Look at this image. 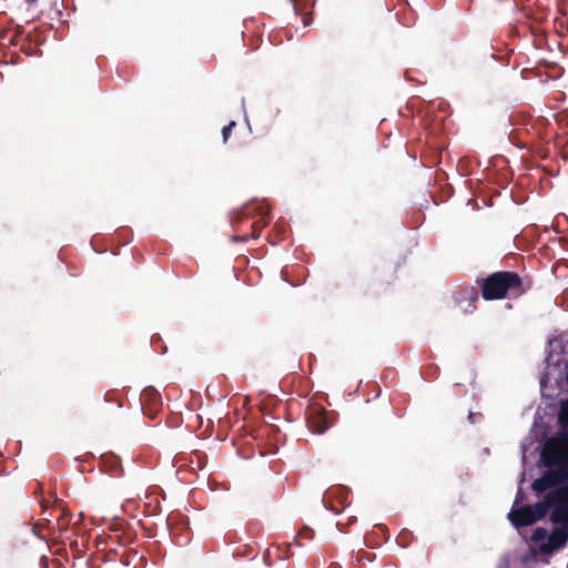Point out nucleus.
Wrapping results in <instances>:
<instances>
[{
  "label": "nucleus",
  "instance_id": "nucleus-8",
  "mask_svg": "<svg viewBox=\"0 0 568 568\" xmlns=\"http://www.w3.org/2000/svg\"><path fill=\"white\" fill-rule=\"evenodd\" d=\"M559 419L562 424L568 425V398L561 403Z\"/></svg>",
  "mask_w": 568,
  "mask_h": 568
},
{
  "label": "nucleus",
  "instance_id": "nucleus-5",
  "mask_svg": "<svg viewBox=\"0 0 568 568\" xmlns=\"http://www.w3.org/2000/svg\"><path fill=\"white\" fill-rule=\"evenodd\" d=\"M539 446L535 443L532 438H526L521 444L523 450V463L527 464L529 455H534L538 450Z\"/></svg>",
  "mask_w": 568,
  "mask_h": 568
},
{
  "label": "nucleus",
  "instance_id": "nucleus-1",
  "mask_svg": "<svg viewBox=\"0 0 568 568\" xmlns=\"http://www.w3.org/2000/svg\"><path fill=\"white\" fill-rule=\"evenodd\" d=\"M540 463L546 470L534 480L531 488L537 495H542L544 499L532 506L519 507V489L508 518L519 529L549 515L556 527L548 542L542 544L539 550L552 554L568 541V430H560L545 442L540 450Z\"/></svg>",
  "mask_w": 568,
  "mask_h": 568
},
{
  "label": "nucleus",
  "instance_id": "nucleus-10",
  "mask_svg": "<svg viewBox=\"0 0 568 568\" xmlns=\"http://www.w3.org/2000/svg\"><path fill=\"white\" fill-rule=\"evenodd\" d=\"M498 568H510V561L507 557H504L498 564Z\"/></svg>",
  "mask_w": 568,
  "mask_h": 568
},
{
  "label": "nucleus",
  "instance_id": "nucleus-11",
  "mask_svg": "<svg viewBox=\"0 0 568 568\" xmlns=\"http://www.w3.org/2000/svg\"><path fill=\"white\" fill-rule=\"evenodd\" d=\"M473 416H474V414H473V413H469L468 418H469V420H470L471 423H474V420H473Z\"/></svg>",
  "mask_w": 568,
  "mask_h": 568
},
{
  "label": "nucleus",
  "instance_id": "nucleus-9",
  "mask_svg": "<svg viewBox=\"0 0 568 568\" xmlns=\"http://www.w3.org/2000/svg\"><path fill=\"white\" fill-rule=\"evenodd\" d=\"M235 126V122L234 121H231L227 125H225L222 130V135H223V141L226 142L229 136H230V133H231V130L232 128Z\"/></svg>",
  "mask_w": 568,
  "mask_h": 568
},
{
  "label": "nucleus",
  "instance_id": "nucleus-12",
  "mask_svg": "<svg viewBox=\"0 0 568 568\" xmlns=\"http://www.w3.org/2000/svg\"><path fill=\"white\" fill-rule=\"evenodd\" d=\"M29 2H34L36 0H28Z\"/></svg>",
  "mask_w": 568,
  "mask_h": 568
},
{
  "label": "nucleus",
  "instance_id": "nucleus-4",
  "mask_svg": "<svg viewBox=\"0 0 568 568\" xmlns=\"http://www.w3.org/2000/svg\"><path fill=\"white\" fill-rule=\"evenodd\" d=\"M549 536H550V534H548V531L545 528H537V529H535V531L531 535V541L537 545V549H535L530 554H527L526 556H524L521 558V561L526 562V561L532 559L535 556L541 554L540 550H539V547L542 544L548 542V537ZM542 554L547 555L546 552H542Z\"/></svg>",
  "mask_w": 568,
  "mask_h": 568
},
{
  "label": "nucleus",
  "instance_id": "nucleus-7",
  "mask_svg": "<svg viewBox=\"0 0 568 568\" xmlns=\"http://www.w3.org/2000/svg\"><path fill=\"white\" fill-rule=\"evenodd\" d=\"M478 300V294L474 288L466 290L460 293L457 297V302L462 304L464 301L467 302L468 307L473 306V303Z\"/></svg>",
  "mask_w": 568,
  "mask_h": 568
},
{
  "label": "nucleus",
  "instance_id": "nucleus-3",
  "mask_svg": "<svg viewBox=\"0 0 568 568\" xmlns=\"http://www.w3.org/2000/svg\"><path fill=\"white\" fill-rule=\"evenodd\" d=\"M506 294L515 296L521 294L520 278L517 274L495 273L484 282L483 296L485 300L503 298Z\"/></svg>",
  "mask_w": 568,
  "mask_h": 568
},
{
  "label": "nucleus",
  "instance_id": "nucleus-2",
  "mask_svg": "<svg viewBox=\"0 0 568 568\" xmlns=\"http://www.w3.org/2000/svg\"><path fill=\"white\" fill-rule=\"evenodd\" d=\"M564 349L562 337H555L549 341L546 368L540 378V389L546 397L554 396L552 393H547L552 384L559 387L564 381L568 383V352L566 353Z\"/></svg>",
  "mask_w": 568,
  "mask_h": 568
},
{
  "label": "nucleus",
  "instance_id": "nucleus-6",
  "mask_svg": "<svg viewBox=\"0 0 568 568\" xmlns=\"http://www.w3.org/2000/svg\"><path fill=\"white\" fill-rule=\"evenodd\" d=\"M329 427V424L327 422V418L325 415H318L317 417H315L311 424V428L313 429V432L317 433V434H323L324 432H326Z\"/></svg>",
  "mask_w": 568,
  "mask_h": 568
}]
</instances>
